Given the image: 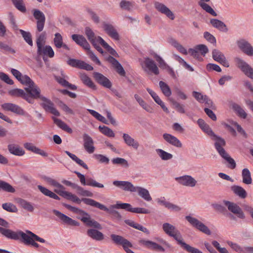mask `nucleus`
<instances>
[{
  "instance_id": "1",
  "label": "nucleus",
  "mask_w": 253,
  "mask_h": 253,
  "mask_svg": "<svg viewBox=\"0 0 253 253\" xmlns=\"http://www.w3.org/2000/svg\"><path fill=\"white\" fill-rule=\"evenodd\" d=\"M0 233L6 237L11 239L18 240L21 237L23 242L27 245H30L34 240L41 243L45 242V240L39 237L35 234L28 230L26 231L27 233L26 234L22 231L15 232L10 229L0 227Z\"/></svg>"
},
{
  "instance_id": "2",
  "label": "nucleus",
  "mask_w": 253,
  "mask_h": 253,
  "mask_svg": "<svg viewBox=\"0 0 253 253\" xmlns=\"http://www.w3.org/2000/svg\"><path fill=\"white\" fill-rule=\"evenodd\" d=\"M82 200L85 204L87 205L96 207L99 209L100 210L108 211L109 214H110L114 218L118 219H120L121 218V215L118 211L115 210H109L104 205L94 201L93 199L88 198H83Z\"/></svg>"
},
{
  "instance_id": "3",
  "label": "nucleus",
  "mask_w": 253,
  "mask_h": 253,
  "mask_svg": "<svg viewBox=\"0 0 253 253\" xmlns=\"http://www.w3.org/2000/svg\"><path fill=\"white\" fill-rule=\"evenodd\" d=\"M226 142L224 140H220L219 142L216 143L215 148L220 156L226 160L230 165L229 168L234 169L236 166V163L234 160L229 155L223 148V146H224Z\"/></svg>"
},
{
  "instance_id": "4",
  "label": "nucleus",
  "mask_w": 253,
  "mask_h": 253,
  "mask_svg": "<svg viewBox=\"0 0 253 253\" xmlns=\"http://www.w3.org/2000/svg\"><path fill=\"white\" fill-rule=\"evenodd\" d=\"M163 229L166 234L173 237L179 245L183 241L180 232L172 224L169 223H164L163 224Z\"/></svg>"
},
{
  "instance_id": "5",
  "label": "nucleus",
  "mask_w": 253,
  "mask_h": 253,
  "mask_svg": "<svg viewBox=\"0 0 253 253\" xmlns=\"http://www.w3.org/2000/svg\"><path fill=\"white\" fill-rule=\"evenodd\" d=\"M113 207L116 209H124L134 213L147 214L150 212L148 209L142 208H132L130 204L127 203H117Z\"/></svg>"
},
{
  "instance_id": "6",
  "label": "nucleus",
  "mask_w": 253,
  "mask_h": 253,
  "mask_svg": "<svg viewBox=\"0 0 253 253\" xmlns=\"http://www.w3.org/2000/svg\"><path fill=\"white\" fill-rule=\"evenodd\" d=\"M236 65L248 77L253 79V69L246 62L239 57L234 59Z\"/></svg>"
},
{
  "instance_id": "7",
  "label": "nucleus",
  "mask_w": 253,
  "mask_h": 253,
  "mask_svg": "<svg viewBox=\"0 0 253 253\" xmlns=\"http://www.w3.org/2000/svg\"><path fill=\"white\" fill-rule=\"evenodd\" d=\"M186 219L193 227L207 235L211 234L209 228L197 218L190 216H186Z\"/></svg>"
},
{
  "instance_id": "8",
  "label": "nucleus",
  "mask_w": 253,
  "mask_h": 253,
  "mask_svg": "<svg viewBox=\"0 0 253 253\" xmlns=\"http://www.w3.org/2000/svg\"><path fill=\"white\" fill-rule=\"evenodd\" d=\"M186 219L193 227L207 235L211 234L209 228L197 218L190 216H186Z\"/></svg>"
},
{
  "instance_id": "9",
  "label": "nucleus",
  "mask_w": 253,
  "mask_h": 253,
  "mask_svg": "<svg viewBox=\"0 0 253 253\" xmlns=\"http://www.w3.org/2000/svg\"><path fill=\"white\" fill-rule=\"evenodd\" d=\"M142 68L145 72L148 74L153 73L155 75H158L159 74V70L156 63L149 58L145 59Z\"/></svg>"
},
{
  "instance_id": "10",
  "label": "nucleus",
  "mask_w": 253,
  "mask_h": 253,
  "mask_svg": "<svg viewBox=\"0 0 253 253\" xmlns=\"http://www.w3.org/2000/svg\"><path fill=\"white\" fill-rule=\"evenodd\" d=\"M224 205L227 207L228 210L236 215L238 218L244 219L245 214L241 208L236 204L228 201H224Z\"/></svg>"
},
{
  "instance_id": "11",
  "label": "nucleus",
  "mask_w": 253,
  "mask_h": 253,
  "mask_svg": "<svg viewBox=\"0 0 253 253\" xmlns=\"http://www.w3.org/2000/svg\"><path fill=\"white\" fill-rule=\"evenodd\" d=\"M41 100L42 101V102L41 104V105L46 112H49L56 116H60V113L54 107V104L50 100L44 96L42 97Z\"/></svg>"
},
{
  "instance_id": "12",
  "label": "nucleus",
  "mask_w": 253,
  "mask_h": 253,
  "mask_svg": "<svg viewBox=\"0 0 253 253\" xmlns=\"http://www.w3.org/2000/svg\"><path fill=\"white\" fill-rule=\"evenodd\" d=\"M33 14L37 21V28L39 32H42L44 28L45 22L44 14L39 9H35L33 10Z\"/></svg>"
},
{
  "instance_id": "13",
  "label": "nucleus",
  "mask_w": 253,
  "mask_h": 253,
  "mask_svg": "<svg viewBox=\"0 0 253 253\" xmlns=\"http://www.w3.org/2000/svg\"><path fill=\"white\" fill-rule=\"evenodd\" d=\"M175 180L180 184L187 187H193L196 186L197 181L189 175H185L175 178Z\"/></svg>"
},
{
  "instance_id": "14",
  "label": "nucleus",
  "mask_w": 253,
  "mask_h": 253,
  "mask_svg": "<svg viewBox=\"0 0 253 253\" xmlns=\"http://www.w3.org/2000/svg\"><path fill=\"white\" fill-rule=\"evenodd\" d=\"M239 48L248 56H253V47L246 40L241 39L237 42Z\"/></svg>"
},
{
  "instance_id": "15",
  "label": "nucleus",
  "mask_w": 253,
  "mask_h": 253,
  "mask_svg": "<svg viewBox=\"0 0 253 253\" xmlns=\"http://www.w3.org/2000/svg\"><path fill=\"white\" fill-rule=\"evenodd\" d=\"M102 28L106 33L112 39L118 41L120 36L115 27L111 24L103 22Z\"/></svg>"
},
{
  "instance_id": "16",
  "label": "nucleus",
  "mask_w": 253,
  "mask_h": 253,
  "mask_svg": "<svg viewBox=\"0 0 253 253\" xmlns=\"http://www.w3.org/2000/svg\"><path fill=\"white\" fill-rule=\"evenodd\" d=\"M113 184L124 191L135 192L136 186H134L130 182L115 180L113 182Z\"/></svg>"
},
{
  "instance_id": "17",
  "label": "nucleus",
  "mask_w": 253,
  "mask_h": 253,
  "mask_svg": "<svg viewBox=\"0 0 253 253\" xmlns=\"http://www.w3.org/2000/svg\"><path fill=\"white\" fill-rule=\"evenodd\" d=\"M25 90L28 93L27 94H29L31 97L34 99H42L43 96L41 95V89L36 85L34 83L30 84L28 87H25Z\"/></svg>"
},
{
  "instance_id": "18",
  "label": "nucleus",
  "mask_w": 253,
  "mask_h": 253,
  "mask_svg": "<svg viewBox=\"0 0 253 253\" xmlns=\"http://www.w3.org/2000/svg\"><path fill=\"white\" fill-rule=\"evenodd\" d=\"M2 109L6 111H11L20 115H24L25 111L19 106L11 103H5L1 105Z\"/></svg>"
},
{
  "instance_id": "19",
  "label": "nucleus",
  "mask_w": 253,
  "mask_h": 253,
  "mask_svg": "<svg viewBox=\"0 0 253 253\" xmlns=\"http://www.w3.org/2000/svg\"><path fill=\"white\" fill-rule=\"evenodd\" d=\"M37 54L39 56H42L43 59L45 61L44 57L52 58L54 55V52L50 45H43L37 49Z\"/></svg>"
},
{
  "instance_id": "20",
  "label": "nucleus",
  "mask_w": 253,
  "mask_h": 253,
  "mask_svg": "<svg viewBox=\"0 0 253 253\" xmlns=\"http://www.w3.org/2000/svg\"><path fill=\"white\" fill-rule=\"evenodd\" d=\"M155 8L161 13L165 14L171 20H173L174 16L172 12L167 7L165 4L159 2H155L154 3Z\"/></svg>"
},
{
  "instance_id": "21",
  "label": "nucleus",
  "mask_w": 253,
  "mask_h": 253,
  "mask_svg": "<svg viewBox=\"0 0 253 253\" xmlns=\"http://www.w3.org/2000/svg\"><path fill=\"white\" fill-rule=\"evenodd\" d=\"M212 56L213 59L220 63L225 67H228L229 66V63L226 60V58L224 54L217 49H214L212 51Z\"/></svg>"
},
{
  "instance_id": "22",
  "label": "nucleus",
  "mask_w": 253,
  "mask_h": 253,
  "mask_svg": "<svg viewBox=\"0 0 253 253\" xmlns=\"http://www.w3.org/2000/svg\"><path fill=\"white\" fill-rule=\"evenodd\" d=\"M53 212L59 217L64 223L72 226H79V223L77 221L72 219L65 214L60 212L57 210H53Z\"/></svg>"
},
{
  "instance_id": "23",
  "label": "nucleus",
  "mask_w": 253,
  "mask_h": 253,
  "mask_svg": "<svg viewBox=\"0 0 253 253\" xmlns=\"http://www.w3.org/2000/svg\"><path fill=\"white\" fill-rule=\"evenodd\" d=\"M93 77L99 84L103 86L108 88H110L112 86V83L109 80L102 74L98 72H94Z\"/></svg>"
},
{
  "instance_id": "24",
  "label": "nucleus",
  "mask_w": 253,
  "mask_h": 253,
  "mask_svg": "<svg viewBox=\"0 0 253 253\" xmlns=\"http://www.w3.org/2000/svg\"><path fill=\"white\" fill-rule=\"evenodd\" d=\"M106 60L113 65L119 74L122 76H125V71L124 70L123 66L117 60L111 56H109L107 58Z\"/></svg>"
},
{
  "instance_id": "25",
  "label": "nucleus",
  "mask_w": 253,
  "mask_h": 253,
  "mask_svg": "<svg viewBox=\"0 0 253 253\" xmlns=\"http://www.w3.org/2000/svg\"><path fill=\"white\" fill-rule=\"evenodd\" d=\"M72 38L75 42L82 46L84 49L86 50L89 49L90 45L83 36L74 34L72 36Z\"/></svg>"
},
{
  "instance_id": "26",
  "label": "nucleus",
  "mask_w": 253,
  "mask_h": 253,
  "mask_svg": "<svg viewBox=\"0 0 253 253\" xmlns=\"http://www.w3.org/2000/svg\"><path fill=\"white\" fill-rule=\"evenodd\" d=\"M55 192L63 197L78 204H80L81 201L84 202L82 200L83 199L80 200L77 196L70 192L65 191L64 190H55Z\"/></svg>"
},
{
  "instance_id": "27",
  "label": "nucleus",
  "mask_w": 253,
  "mask_h": 253,
  "mask_svg": "<svg viewBox=\"0 0 253 253\" xmlns=\"http://www.w3.org/2000/svg\"><path fill=\"white\" fill-rule=\"evenodd\" d=\"M84 141V148L85 150L89 154L94 152L95 148L93 146V141L92 139L87 134H84L83 136Z\"/></svg>"
},
{
  "instance_id": "28",
  "label": "nucleus",
  "mask_w": 253,
  "mask_h": 253,
  "mask_svg": "<svg viewBox=\"0 0 253 253\" xmlns=\"http://www.w3.org/2000/svg\"><path fill=\"white\" fill-rule=\"evenodd\" d=\"M123 138L125 143L129 147H132L135 150H137L139 147V142L132 138L127 133L123 134Z\"/></svg>"
},
{
  "instance_id": "29",
  "label": "nucleus",
  "mask_w": 253,
  "mask_h": 253,
  "mask_svg": "<svg viewBox=\"0 0 253 253\" xmlns=\"http://www.w3.org/2000/svg\"><path fill=\"white\" fill-rule=\"evenodd\" d=\"M85 33L88 40L92 44H95V43L96 42H99L100 44L101 43L100 40L103 39L99 36L96 37L94 33L89 27H87L85 28Z\"/></svg>"
},
{
  "instance_id": "30",
  "label": "nucleus",
  "mask_w": 253,
  "mask_h": 253,
  "mask_svg": "<svg viewBox=\"0 0 253 253\" xmlns=\"http://www.w3.org/2000/svg\"><path fill=\"white\" fill-rule=\"evenodd\" d=\"M163 137L167 142L173 146L178 148H180L182 146V143L176 137L170 134L164 133Z\"/></svg>"
},
{
  "instance_id": "31",
  "label": "nucleus",
  "mask_w": 253,
  "mask_h": 253,
  "mask_svg": "<svg viewBox=\"0 0 253 253\" xmlns=\"http://www.w3.org/2000/svg\"><path fill=\"white\" fill-rule=\"evenodd\" d=\"M54 36L55 37L53 39V42L54 45L57 48L63 47L66 50H70V48L68 47V46L65 43H63V38L60 33H56Z\"/></svg>"
},
{
  "instance_id": "32",
  "label": "nucleus",
  "mask_w": 253,
  "mask_h": 253,
  "mask_svg": "<svg viewBox=\"0 0 253 253\" xmlns=\"http://www.w3.org/2000/svg\"><path fill=\"white\" fill-rule=\"evenodd\" d=\"M7 147L9 152L14 155L22 156L25 154L24 150L18 145L11 144Z\"/></svg>"
},
{
  "instance_id": "33",
  "label": "nucleus",
  "mask_w": 253,
  "mask_h": 253,
  "mask_svg": "<svg viewBox=\"0 0 253 253\" xmlns=\"http://www.w3.org/2000/svg\"><path fill=\"white\" fill-rule=\"evenodd\" d=\"M146 89L156 103L159 104L165 112L169 113V111L168 108L165 105L164 103L161 100L157 93L149 88H147Z\"/></svg>"
},
{
  "instance_id": "34",
  "label": "nucleus",
  "mask_w": 253,
  "mask_h": 253,
  "mask_svg": "<svg viewBox=\"0 0 253 253\" xmlns=\"http://www.w3.org/2000/svg\"><path fill=\"white\" fill-rule=\"evenodd\" d=\"M205 132H206L208 135H209L211 138L214 140L215 143L214 145L216 147V144L217 143L219 142L220 140H224L221 137L217 136L212 130L211 128L208 125H206L202 129Z\"/></svg>"
},
{
  "instance_id": "35",
  "label": "nucleus",
  "mask_w": 253,
  "mask_h": 253,
  "mask_svg": "<svg viewBox=\"0 0 253 253\" xmlns=\"http://www.w3.org/2000/svg\"><path fill=\"white\" fill-rule=\"evenodd\" d=\"M81 220L88 227H92L96 229H101V224L97 221L91 219L90 216L86 217H81Z\"/></svg>"
},
{
  "instance_id": "36",
  "label": "nucleus",
  "mask_w": 253,
  "mask_h": 253,
  "mask_svg": "<svg viewBox=\"0 0 253 253\" xmlns=\"http://www.w3.org/2000/svg\"><path fill=\"white\" fill-rule=\"evenodd\" d=\"M210 23L212 26L220 31L227 32L228 29L226 25L221 21L216 19H211Z\"/></svg>"
},
{
  "instance_id": "37",
  "label": "nucleus",
  "mask_w": 253,
  "mask_h": 253,
  "mask_svg": "<svg viewBox=\"0 0 253 253\" xmlns=\"http://www.w3.org/2000/svg\"><path fill=\"white\" fill-rule=\"evenodd\" d=\"M210 0H200L198 3L199 5L207 12L211 14L212 16H217V13L210 5L206 3V2L210 1Z\"/></svg>"
},
{
  "instance_id": "38",
  "label": "nucleus",
  "mask_w": 253,
  "mask_h": 253,
  "mask_svg": "<svg viewBox=\"0 0 253 253\" xmlns=\"http://www.w3.org/2000/svg\"><path fill=\"white\" fill-rule=\"evenodd\" d=\"M87 235L96 241H102L104 238V235L102 232L94 229H88L87 231Z\"/></svg>"
},
{
  "instance_id": "39",
  "label": "nucleus",
  "mask_w": 253,
  "mask_h": 253,
  "mask_svg": "<svg viewBox=\"0 0 253 253\" xmlns=\"http://www.w3.org/2000/svg\"><path fill=\"white\" fill-rule=\"evenodd\" d=\"M135 192L138 193V194L142 198L147 201H150L152 200V198L150 195L149 192L148 190L141 187H135Z\"/></svg>"
},
{
  "instance_id": "40",
  "label": "nucleus",
  "mask_w": 253,
  "mask_h": 253,
  "mask_svg": "<svg viewBox=\"0 0 253 253\" xmlns=\"http://www.w3.org/2000/svg\"><path fill=\"white\" fill-rule=\"evenodd\" d=\"M16 201L23 209L30 212H33L34 211V207L31 203L21 198L16 199Z\"/></svg>"
},
{
  "instance_id": "41",
  "label": "nucleus",
  "mask_w": 253,
  "mask_h": 253,
  "mask_svg": "<svg viewBox=\"0 0 253 253\" xmlns=\"http://www.w3.org/2000/svg\"><path fill=\"white\" fill-rule=\"evenodd\" d=\"M52 119L54 123L62 129L70 133H71L73 132L72 129L62 120L55 117H52Z\"/></svg>"
},
{
  "instance_id": "42",
  "label": "nucleus",
  "mask_w": 253,
  "mask_h": 253,
  "mask_svg": "<svg viewBox=\"0 0 253 253\" xmlns=\"http://www.w3.org/2000/svg\"><path fill=\"white\" fill-rule=\"evenodd\" d=\"M243 182L246 184H251L252 183L251 174L250 170L247 169H244L242 172Z\"/></svg>"
},
{
  "instance_id": "43",
  "label": "nucleus",
  "mask_w": 253,
  "mask_h": 253,
  "mask_svg": "<svg viewBox=\"0 0 253 253\" xmlns=\"http://www.w3.org/2000/svg\"><path fill=\"white\" fill-rule=\"evenodd\" d=\"M231 189L236 195L241 198L244 199L247 196L246 190L241 186L235 185L231 187Z\"/></svg>"
},
{
  "instance_id": "44",
  "label": "nucleus",
  "mask_w": 253,
  "mask_h": 253,
  "mask_svg": "<svg viewBox=\"0 0 253 253\" xmlns=\"http://www.w3.org/2000/svg\"><path fill=\"white\" fill-rule=\"evenodd\" d=\"M110 237L113 242L118 245L123 246L128 241L120 235L114 234H111Z\"/></svg>"
},
{
  "instance_id": "45",
  "label": "nucleus",
  "mask_w": 253,
  "mask_h": 253,
  "mask_svg": "<svg viewBox=\"0 0 253 253\" xmlns=\"http://www.w3.org/2000/svg\"><path fill=\"white\" fill-rule=\"evenodd\" d=\"M1 190L9 193L15 192V189L10 184L2 180H0V191Z\"/></svg>"
},
{
  "instance_id": "46",
  "label": "nucleus",
  "mask_w": 253,
  "mask_h": 253,
  "mask_svg": "<svg viewBox=\"0 0 253 253\" xmlns=\"http://www.w3.org/2000/svg\"><path fill=\"white\" fill-rule=\"evenodd\" d=\"M65 153L68 155L73 161L76 162L78 164L84 168L85 169H87L88 167L87 165L82 161V160L78 158L75 155L71 153L70 152L68 151H65Z\"/></svg>"
},
{
  "instance_id": "47",
  "label": "nucleus",
  "mask_w": 253,
  "mask_h": 253,
  "mask_svg": "<svg viewBox=\"0 0 253 253\" xmlns=\"http://www.w3.org/2000/svg\"><path fill=\"white\" fill-rule=\"evenodd\" d=\"M232 108L238 114L239 117L244 119L246 118L247 114L240 105L234 103L232 104Z\"/></svg>"
},
{
  "instance_id": "48",
  "label": "nucleus",
  "mask_w": 253,
  "mask_h": 253,
  "mask_svg": "<svg viewBox=\"0 0 253 253\" xmlns=\"http://www.w3.org/2000/svg\"><path fill=\"white\" fill-rule=\"evenodd\" d=\"M160 88L163 94L167 97H169L171 94V91L168 85L163 81L159 82Z\"/></svg>"
},
{
  "instance_id": "49",
  "label": "nucleus",
  "mask_w": 253,
  "mask_h": 253,
  "mask_svg": "<svg viewBox=\"0 0 253 253\" xmlns=\"http://www.w3.org/2000/svg\"><path fill=\"white\" fill-rule=\"evenodd\" d=\"M44 180L50 185L58 188L59 189H57V190H63L65 189L63 185L52 178L45 177Z\"/></svg>"
},
{
  "instance_id": "50",
  "label": "nucleus",
  "mask_w": 253,
  "mask_h": 253,
  "mask_svg": "<svg viewBox=\"0 0 253 253\" xmlns=\"http://www.w3.org/2000/svg\"><path fill=\"white\" fill-rule=\"evenodd\" d=\"M182 248L190 253H203L198 249L190 246L182 241L179 244Z\"/></svg>"
},
{
  "instance_id": "51",
  "label": "nucleus",
  "mask_w": 253,
  "mask_h": 253,
  "mask_svg": "<svg viewBox=\"0 0 253 253\" xmlns=\"http://www.w3.org/2000/svg\"><path fill=\"white\" fill-rule=\"evenodd\" d=\"M99 129L100 131L105 135L109 137H115V133L110 128L106 126H99Z\"/></svg>"
},
{
  "instance_id": "52",
  "label": "nucleus",
  "mask_w": 253,
  "mask_h": 253,
  "mask_svg": "<svg viewBox=\"0 0 253 253\" xmlns=\"http://www.w3.org/2000/svg\"><path fill=\"white\" fill-rule=\"evenodd\" d=\"M2 208L3 210L10 212L16 213L18 211V209L15 205L11 203H6L2 205Z\"/></svg>"
},
{
  "instance_id": "53",
  "label": "nucleus",
  "mask_w": 253,
  "mask_h": 253,
  "mask_svg": "<svg viewBox=\"0 0 253 253\" xmlns=\"http://www.w3.org/2000/svg\"><path fill=\"white\" fill-rule=\"evenodd\" d=\"M157 153L163 160H170L172 158V155L161 149L156 150Z\"/></svg>"
},
{
  "instance_id": "54",
  "label": "nucleus",
  "mask_w": 253,
  "mask_h": 253,
  "mask_svg": "<svg viewBox=\"0 0 253 253\" xmlns=\"http://www.w3.org/2000/svg\"><path fill=\"white\" fill-rule=\"evenodd\" d=\"M80 78L83 83L85 84L86 85L88 86V87L91 88H95V85L92 82L91 79L86 75L84 74H81L80 76Z\"/></svg>"
},
{
  "instance_id": "55",
  "label": "nucleus",
  "mask_w": 253,
  "mask_h": 253,
  "mask_svg": "<svg viewBox=\"0 0 253 253\" xmlns=\"http://www.w3.org/2000/svg\"><path fill=\"white\" fill-rule=\"evenodd\" d=\"M19 32L22 35L24 40L28 43V44H29L30 46H32L33 41L31 33L29 32H26L21 29L19 30Z\"/></svg>"
},
{
  "instance_id": "56",
  "label": "nucleus",
  "mask_w": 253,
  "mask_h": 253,
  "mask_svg": "<svg viewBox=\"0 0 253 253\" xmlns=\"http://www.w3.org/2000/svg\"><path fill=\"white\" fill-rule=\"evenodd\" d=\"M12 3L14 5V6L18 9L19 11L22 12H25L26 11V7L24 5V2L23 0H11Z\"/></svg>"
},
{
  "instance_id": "57",
  "label": "nucleus",
  "mask_w": 253,
  "mask_h": 253,
  "mask_svg": "<svg viewBox=\"0 0 253 253\" xmlns=\"http://www.w3.org/2000/svg\"><path fill=\"white\" fill-rule=\"evenodd\" d=\"M101 40V45H102L113 56L115 57H119L118 54L117 52L111 47L107 42H106L103 39Z\"/></svg>"
},
{
  "instance_id": "58",
  "label": "nucleus",
  "mask_w": 253,
  "mask_h": 253,
  "mask_svg": "<svg viewBox=\"0 0 253 253\" xmlns=\"http://www.w3.org/2000/svg\"><path fill=\"white\" fill-rule=\"evenodd\" d=\"M120 6L123 10L130 11L133 7V4L129 1L122 0L120 3Z\"/></svg>"
},
{
  "instance_id": "59",
  "label": "nucleus",
  "mask_w": 253,
  "mask_h": 253,
  "mask_svg": "<svg viewBox=\"0 0 253 253\" xmlns=\"http://www.w3.org/2000/svg\"><path fill=\"white\" fill-rule=\"evenodd\" d=\"M8 94L12 96L23 97L25 92L22 89L15 88L10 90L8 91Z\"/></svg>"
},
{
  "instance_id": "60",
  "label": "nucleus",
  "mask_w": 253,
  "mask_h": 253,
  "mask_svg": "<svg viewBox=\"0 0 253 253\" xmlns=\"http://www.w3.org/2000/svg\"><path fill=\"white\" fill-rule=\"evenodd\" d=\"M75 189L77 190L78 194L81 196L87 197H92L93 196V193L92 192L88 190H84L83 188L78 185L75 188Z\"/></svg>"
},
{
  "instance_id": "61",
  "label": "nucleus",
  "mask_w": 253,
  "mask_h": 253,
  "mask_svg": "<svg viewBox=\"0 0 253 253\" xmlns=\"http://www.w3.org/2000/svg\"><path fill=\"white\" fill-rule=\"evenodd\" d=\"M83 62V61L78 59H69L67 61V63L73 67L81 69Z\"/></svg>"
},
{
  "instance_id": "62",
  "label": "nucleus",
  "mask_w": 253,
  "mask_h": 253,
  "mask_svg": "<svg viewBox=\"0 0 253 253\" xmlns=\"http://www.w3.org/2000/svg\"><path fill=\"white\" fill-rule=\"evenodd\" d=\"M112 161L114 164L121 165L125 168L128 167V164L127 161L124 158L118 157L113 159Z\"/></svg>"
},
{
  "instance_id": "63",
  "label": "nucleus",
  "mask_w": 253,
  "mask_h": 253,
  "mask_svg": "<svg viewBox=\"0 0 253 253\" xmlns=\"http://www.w3.org/2000/svg\"><path fill=\"white\" fill-rule=\"evenodd\" d=\"M86 185L98 188H103L104 187L103 184L97 182L91 178L86 179Z\"/></svg>"
},
{
  "instance_id": "64",
  "label": "nucleus",
  "mask_w": 253,
  "mask_h": 253,
  "mask_svg": "<svg viewBox=\"0 0 253 253\" xmlns=\"http://www.w3.org/2000/svg\"><path fill=\"white\" fill-rule=\"evenodd\" d=\"M18 81L23 84L28 86V87L30 86V84L32 85V84L34 83V82L26 75H22V77H21L20 79Z\"/></svg>"
}]
</instances>
